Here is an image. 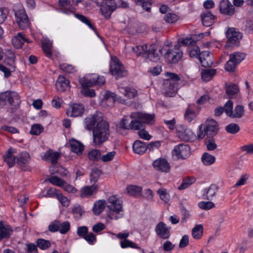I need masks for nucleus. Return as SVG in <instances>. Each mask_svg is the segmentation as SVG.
<instances>
[{
  "instance_id": "obj_57",
  "label": "nucleus",
  "mask_w": 253,
  "mask_h": 253,
  "mask_svg": "<svg viewBox=\"0 0 253 253\" xmlns=\"http://www.w3.org/2000/svg\"><path fill=\"white\" fill-rule=\"evenodd\" d=\"M223 108L224 109V112L226 115L228 117H229L233 109V102L231 100H228L224 104Z\"/></svg>"
},
{
  "instance_id": "obj_49",
  "label": "nucleus",
  "mask_w": 253,
  "mask_h": 253,
  "mask_svg": "<svg viewBox=\"0 0 253 253\" xmlns=\"http://www.w3.org/2000/svg\"><path fill=\"white\" fill-rule=\"evenodd\" d=\"M218 187L215 184H211L207 190H205L207 197L205 199L209 200L213 197L216 194Z\"/></svg>"
},
{
  "instance_id": "obj_59",
  "label": "nucleus",
  "mask_w": 253,
  "mask_h": 253,
  "mask_svg": "<svg viewBox=\"0 0 253 253\" xmlns=\"http://www.w3.org/2000/svg\"><path fill=\"white\" fill-rule=\"evenodd\" d=\"M60 222L59 220H55L48 226V230L51 232L59 231Z\"/></svg>"
},
{
  "instance_id": "obj_9",
  "label": "nucleus",
  "mask_w": 253,
  "mask_h": 253,
  "mask_svg": "<svg viewBox=\"0 0 253 253\" xmlns=\"http://www.w3.org/2000/svg\"><path fill=\"white\" fill-rule=\"evenodd\" d=\"M177 135L178 137L184 141H192L196 137L193 131L186 126L183 125L177 126Z\"/></svg>"
},
{
  "instance_id": "obj_13",
  "label": "nucleus",
  "mask_w": 253,
  "mask_h": 253,
  "mask_svg": "<svg viewBox=\"0 0 253 253\" xmlns=\"http://www.w3.org/2000/svg\"><path fill=\"white\" fill-rule=\"evenodd\" d=\"M170 227L167 226L163 222H159L156 226L155 231L158 236L162 239L167 240L170 236Z\"/></svg>"
},
{
  "instance_id": "obj_64",
  "label": "nucleus",
  "mask_w": 253,
  "mask_h": 253,
  "mask_svg": "<svg viewBox=\"0 0 253 253\" xmlns=\"http://www.w3.org/2000/svg\"><path fill=\"white\" fill-rule=\"evenodd\" d=\"M84 239L90 245H93L96 241V236L92 232L87 234Z\"/></svg>"
},
{
  "instance_id": "obj_32",
  "label": "nucleus",
  "mask_w": 253,
  "mask_h": 253,
  "mask_svg": "<svg viewBox=\"0 0 253 253\" xmlns=\"http://www.w3.org/2000/svg\"><path fill=\"white\" fill-rule=\"evenodd\" d=\"M59 156V153L49 150L45 153L43 159L46 161L50 160L52 164H55L57 162Z\"/></svg>"
},
{
  "instance_id": "obj_55",
  "label": "nucleus",
  "mask_w": 253,
  "mask_h": 253,
  "mask_svg": "<svg viewBox=\"0 0 253 253\" xmlns=\"http://www.w3.org/2000/svg\"><path fill=\"white\" fill-rule=\"evenodd\" d=\"M195 181L194 178H187L183 180L182 183L178 187V189L180 190L185 189L190 186Z\"/></svg>"
},
{
  "instance_id": "obj_39",
  "label": "nucleus",
  "mask_w": 253,
  "mask_h": 253,
  "mask_svg": "<svg viewBox=\"0 0 253 253\" xmlns=\"http://www.w3.org/2000/svg\"><path fill=\"white\" fill-rule=\"evenodd\" d=\"M201 160L205 165L209 166L215 162V158L208 153H204L202 156Z\"/></svg>"
},
{
  "instance_id": "obj_15",
  "label": "nucleus",
  "mask_w": 253,
  "mask_h": 253,
  "mask_svg": "<svg viewBox=\"0 0 253 253\" xmlns=\"http://www.w3.org/2000/svg\"><path fill=\"white\" fill-rule=\"evenodd\" d=\"M207 135L214 136L216 135L219 130L218 123L212 119H208L204 125Z\"/></svg>"
},
{
  "instance_id": "obj_58",
  "label": "nucleus",
  "mask_w": 253,
  "mask_h": 253,
  "mask_svg": "<svg viewBox=\"0 0 253 253\" xmlns=\"http://www.w3.org/2000/svg\"><path fill=\"white\" fill-rule=\"evenodd\" d=\"M199 207L203 210H209L214 207V204L210 201H202L198 204Z\"/></svg>"
},
{
  "instance_id": "obj_30",
  "label": "nucleus",
  "mask_w": 253,
  "mask_h": 253,
  "mask_svg": "<svg viewBox=\"0 0 253 253\" xmlns=\"http://www.w3.org/2000/svg\"><path fill=\"white\" fill-rule=\"evenodd\" d=\"M132 148L134 153L138 154H142L148 149V147L145 143L137 140L134 142Z\"/></svg>"
},
{
  "instance_id": "obj_42",
  "label": "nucleus",
  "mask_w": 253,
  "mask_h": 253,
  "mask_svg": "<svg viewBox=\"0 0 253 253\" xmlns=\"http://www.w3.org/2000/svg\"><path fill=\"white\" fill-rule=\"evenodd\" d=\"M132 120L130 123V129L140 130L144 127V125L139 119L131 118Z\"/></svg>"
},
{
  "instance_id": "obj_36",
  "label": "nucleus",
  "mask_w": 253,
  "mask_h": 253,
  "mask_svg": "<svg viewBox=\"0 0 253 253\" xmlns=\"http://www.w3.org/2000/svg\"><path fill=\"white\" fill-rule=\"evenodd\" d=\"M120 91L128 99L133 98L137 95V91L135 89L130 87H121Z\"/></svg>"
},
{
  "instance_id": "obj_5",
  "label": "nucleus",
  "mask_w": 253,
  "mask_h": 253,
  "mask_svg": "<svg viewBox=\"0 0 253 253\" xmlns=\"http://www.w3.org/2000/svg\"><path fill=\"white\" fill-rule=\"evenodd\" d=\"M110 71L111 74L116 76V79L126 77L127 75V71L124 69L123 65L116 56L111 57Z\"/></svg>"
},
{
  "instance_id": "obj_43",
  "label": "nucleus",
  "mask_w": 253,
  "mask_h": 253,
  "mask_svg": "<svg viewBox=\"0 0 253 253\" xmlns=\"http://www.w3.org/2000/svg\"><path fill=\"white\" fill-rule=\"evenodd\" d=\"M239 90V87L235 84H231L226 86V92L229 97L236 94Z\"/></svg>"
},
{
  "instance_id": "obj_2",
  "label": "nucleus",
  "mask_w": 253,
  "mask_h": 253,
  "mask_svg": "<svg viewBox=\"0 0 253 253\" xmlns=\"http://www.w3.org/2000/svg\"><path fill=\"white\" fill-rule=\"evenodd\" d=\"M21 103L20 96L14 92L1 93L0 94V105H8L11 108V112L13 113L18 108Z\"/></svg>"
},
{
  "instance_id": "obj_17",
  "label": "nucleus",
  "mask_w": 253,
  "mask_h": 253,
  "mask_svg": "<svg viewBox=\"0 0 253 253\" xmlns=\"http://www.w3.org/2000/svg\"><path fill=\"white\" fill-rule=\"evenodd\" d=\"M219 10L221 14L228 16H232L235 13V8L229 0H222L219 3Z\"/></svg>"
},
{
  "instance_id": "obj_45",
  "label": "nucleus",
  "mask_w": 253,
  "mask_h": 253,
  "mask_svg": "<svg viewBox=\"0 0 253 253\" xmlns=\"http://www.w3.org/2000/svg\"><path fill=\"white\" fill-rule=\"evenodd\" d=\"M203 226L197 225L192 230V235L194 239H199L201 238L203 235Z\"/></svg>"
},
{
  "instance_id": "obj_56",
  "label": "nucleus",
  "mask_w": 253,
  "mask_h": 253,
  "mask_svg": "<svg viewBox=\"0 0 253 253\" xmlns=\"http://www.w3.org/2000/svg\"><path fill=\"white\" fill-rule=\"evenodd\" d=\"M164 19L168 23H173L178 20V16L174 13H168L165 15Z\"/></svg>"
},
{
  "instance_id": "obj_34",
  "label": "nucleus",
  "mask_w": 253,
  "mask_h": 253,
  "mask_svg": "<svg viewBox=\"0 0 253 253\" xmlns=\"http://www.w3.org/2000/svg\"><path fill=\"white\" fill-rule=\"evenodd\" d=\"M70 145L72 151L78 155L81 154L84 150V146L83 144L76 140H71Z\"/></svg>"
},
{
  "instance_id": "obj_52",
  "label": "nucleus",
  "mask_w": 253,
  "mask_h": 253,
  "mask_svg": "<svg viewBox=\"0 0 253 253\" xmlns=\"http://www.w3.org/2000/svg\"><path fill=\"white\" fill-rule=\"evenodd\" d=\"M48 181L53 185L62 187L65 184V181L56 176H53L48 179Z\"/></svg>"
},
{
  "instance_id": "obj_18",
  "label": "nucleus",
  "mask_w": 253,
  "mask_h": 253,
  "mask_svg": "<svg viewBox=\"0 0 253 253\" xmlns=\"http://www.w3.org/2000/svg\"><path fill=\"white\" fill-rule=\"evenodd\" d=\"M183 53L181 50L174 51L169 49L165 54V58L170 64L177 63L182 58Z\"/></svg>"
},
{
  "instance_id": "obj_31",
  "label": "nucleus",
  "mask_w": 253,
  "mask_h": 253,
  "mask_svg": "<svg viewBox=\"0 0 253 253\" xmlns=\"http://www.w3.org/2000/svg\"><path fill=\"white\" fill-rule=\"evenodd\" d=\"M244 107L241 105H236L234 109H233L229 118L232 119H241L244 115Z\"/></svg>"
},
{
  "instance_id": "obj_23",
  "label": "nucleus",
  "mask_w": 253,
  "mask_h": 253,
  "mask_svg": "<svg viewBox=\"0 0 253 253\" xmlns=\"http://www.w3.org/2000/svg\"><path fill=\"white\" fill-rule=\"evenodd\" d=\"M5 59L4 62L5 64L9 67H10V70L14 71L15 65V55L11 50L7 49L5 52Z\"/></svg>"
},
{
  "instance_id": "obj_46",
  "label": "nucleus",
  "mask_w": 253,
  "mask_h": 253,
  "mask_svg": "<svg viewBox=\"0 0 253 253\" xmlns=\"http://www.w3.org/2000/svg\"><path fill=\"white\" fill-rule=\"evenodd\" d=\"M225 129L228 133L234 134L238 133L239 131L240 127L237 124L231 123L227 125Z\"/></svg>"
},
{
  "instance_id": "obj_60",
  "label": "nucleus",
  "mask_w": 253,
  "mask_h": 253,
  "mask_svg": "<svg viewBox=\"0 0 253 253\" xmlns=\"http://www.w3.org/2000/svg\"><path fill=\"white\" fill-rule=\"evenodd\" d=\"M57 199L63 206L65 207L69 206L70 200L66 197L63 196L62 193H59L57 195Z\"/></svg>"
},
{
  "instance_id": "obj_7",
  "label": "nucleus",
  "mask_w": 253,
  "mask_h": 253,
  "mask_svg": "<svg viewBox=\"0 0 253 253\" xmlns=\"http://www.w3.org/2000/svg\"><path fill=\"white\" fill-rule=\"evenodd\" d=\"M246 57V54L242 52H234L230 54L229 60L225 65V69L228 72L235 71L236 66L243 61Z\"/></svg>"
},
{
  "instance_id": "obj_27",
  "label": "nucleus",
  "mask_w": 253,
  "mask_h": 253,
  "mask_svg": "<svg viewBox=\"0 0 253 253\" xmlns=\"http://www.w3.org/2000/svg\"><path fill=\"white\" fill-rule=\"evenodd\" d=\"M12 231V229L10 226L3 221H0V240L9 238Z\"/></svg>"
},
{
  "instance_id": "obj_44",
  "label": "nucleus",
  "mask_w": 253,
  "mask_h": 253,
  "mask_svg": "<svg viewBox=\"0 0 253 253\" xmlns=\"http://www.w3.org/2000/svg\"><path fill=\"white\" fill-rule=\"evenodd\" d=\"M101 152L98 149H93L88 154V159L91 161H98L101 160Z\"/></svg>"
},
{
  "instance_id": "obj_41",
  "label": "nucleus",
  "mask_w": 253,
  "mask_h": 253,
  "mask_svg": "<svg viewBox=\"0 0 253 253\" xmlns=\"http://www.w3.org/2000/svg\"><path fill=\"white\" fill-rule=\"evenodd\" d=\"M136 4L141 6L146 11L150 12L151 5V0H134Z\"/></svg>"
},
{
  "instance_id": "obj_1",
  "label": "nucleus",
  "mask_w": 253,
  "mask_h": 253,
  "mask_svg": "<svg viewBox=\"0 0 253 253\" xmlns=\"http://www.w3.org/2000/svg\"><path fill=\"white\" fill-rule=\"evenodd\" d=\"M109 128V124L105 120L96 125L92 131V142L95 147H100L108 140L110 134Z\"/></svg>"
},
{
  "instance_id": "obj_22",
  "label": "nucleus",
  "mask_w": 253,
  "mask_h": 253,
  "mask_svg": "<svg viewBox=\"0 0 253 253\" xmlns=\"http://www.w3.org/2000/svg\"><path fill=\"white\" fill-rule=\"evenodd\" d=\"M95 80H96V74H89L81 79L80 83L83 88H88L95 85L96 82Z\"/></svg>"
},
{
  "instance_id": "obj_63",
  "label": "nucleus",
  "mask_w": 253,
  "mask_h": 253,
  "mask_svg": "<svg viewBox=\"0 0 253 253\" xmlns=\"http://www.w3.org/2000/svg\"><path fill=\"white\" fill-rule=\"evenodd\" d=\"M42 47L46 56L50 57L52 54L51 50V43L49 42H42Z\"/></svg>"
},
{
  "instance_id": "obj_29",
  "label": "nucleus",
  "mask_w": 253,
  "mask_h": 253,
  "mask_svg": "<svg viewBox=\"0 0 253 253\" xmlns=\"http://www.w3.org/2000/svg\"><path fill=\"white\" fill-rule=\"evenodd\" d=\"M15 153V149L10 148L5 155L3 156L4 160L9 168L12 167L15 163V157L13 155V154Z\"/></svg>"
},
{
  "instance_id": "obj_24",
  "label": "nucleus",
  "mask_w": 253,
  "mask_h": 253,
  "mask_svg": "<svg viewBox=\"0 0 253 253\" xmlns=\"http://www.w3.org/2000/svg\"><path fill=\"white\" fill-rule=\"evenodd\" d=\"M199 60L201 65L204 67H209L212 63L211 54L208 51H202L199 55Z\"/></svg>"
},
{
  "instance_id": "obj_10",
  "label": "nucleus",
  "mask_w": 253,
  "mask_h": 253,
  "mask_svg": "<svg viewBox=\"0 0 253 253\" xmlns=\"http://www.w3.org/2000/svg\"><path fill=\"white\" fill-rule=\"evenodd\" d=\"M190 154V148L189 145L183 143L175 146L172 151V156H175L178 159H186Z\"/></svg>"
},
{
  "instance_id": "obj_21",
  "label": "nucleus",
  "mask_w": 253,
  "mask_h": 253,
  "mask_svg": "<svg viewBox=\"0 0 253 253\" xmlns=\"http://www.w3.org/2000/svg\"><path fill=\"white\" fill-rule=\"evenodd\" d=\"M58 5L61 11L65 14L75 13L76 9L71 4L70 0H59Z\"/></svg>"
},
{
  "instance_id": "obj_37",
  "label": "nucleus",
  "mask_w": 253,
  "mask_h": 253,
  "mask_svg": "<svg viewBox=\"0 0 253 253\" xmlns=\"http://www.w3.org/2000/svg\"><path fill=\"white\" fill-rule=\"evenodd\" d=\"M106 202L105 200H99L96 202L93 206V211L96 215L100 214L105 208Z\"/></svg>"
},
{
  "instance_id": "obj_3",
  "label": "nucleus",
  "mask_w": 253,
  "mask_h": 253,
  "mask_svg": "<svg viewBox=\"0 0 253 253\" xmlns=\"http://www.w3.org/2000/svg\"><path fill=\"white\" fill-rule=\"evenodd\" d=\"M108 208L109 211L108 216L111 219H118L123 217V213H120L122 211L123 207L119 199L114 195H112L108 199Z\"/></svg>"
},
{
  "instance_id": "obj_19",
  "label": "nucleus",
  "mask_w": 253,
  "mask_h": 253,
  "mask_svg": "<svg viewBox=\"0 0 253 253\" xmlns=\"http://www.w3.org/2000/svg\"><path fill=\"white\" fill-rule=\"evenodd\" d=\"M30 160V154L26 151H23L17 157V164L25 170H28Z\"/></svg>"
},
{
  "instance_id": "obj_26",
  "label": "nucleus",
  "mask_w": 253,
  "mask_h": 253,
  "mask_svg": "<svg viewBox=\"0 0 253 253\" xmlns=\"http://www.w3.org/2000/svg\"><path fill=\"white\" fill-rule=\"evenodd\" d=\"M98 189V186L97 184H93L91 186H84L81 189V196L82 198L91 196L93 194L96 193Z\"/></svg>"
},
{
  "instance_id": "obj_25",
  "label": "nucleus",
  "mask_w": 253,
  "mask_h": 253,
  "mask_svg": "<svg viewBox=\"0 0 253 253\" xmlns=\"http://www.w3.org/2000/svg\"><path fill=\"white\" fill-rule=\"evenodd\" d=\"M201 17L203 25L206 27H209L213 24L215 19V16L209 11L202 13Z\"/></svg>"
},
{
  "instance_id": "obj_12",
  "label": "nucleus",
  "mask_w": 253,
  "mask_h": 253,
  "mask_svg": "<svg viewBox=\"0 0 253 253\" xmlns=\"http://www.w3.org/2000/svg\"><path fill=\"white\" fill-rule=\"evenodd\" d=\"M131 118L139 119L143 125H152L155 122V115L144 113L140 112H133L130 115Z\"/></svg>"
},
{
  "instance_id": "obj_38",
  "label": "nucleus",
  "mask_w": 253,
  "mask_h": 253,
  "mask_svg": "<svg viewBox=\"0 0 253 253\" xmlns=\"http://www.w3.org/2000/svg\"><path fill=\"white\" fill-rule=\"evenodd\" d=\"M142 187L138 186L130 185L127 187L126 191L127 193L131 196H138L141 194Z\"/></svg>"
},
{
  "instance_id": "obj_4",
  "label": "nucleus",
  "mask_w": 253,
  "mask_h": 253,
  "mask_svg": "<svg viewBox=\"0 0 253 253\" xmlns=\"http://www.w3.org/2000/svg\"><path fill=\"white\" fill-rule=\"evenodd\" d=\"M13 10L19 27L22 30L27 29L29 26V20L24 8L22 5H16Z\"/></svg>"
},
{
  "instance_id": "obj_62",
  "label": "nucleus",
  "mask_w": 253,
  "mask_h": 253,
  "mask_svg": "<svg viewBox=\"0 0 253 253\" xmlns=\"http://www.w3.org/2000/svg\"><path fill=\"white\" fill-rule=\"evenodd\" d=\"M70 229V223L67 221H64L62 223H60L59 232L61 234H65L67 233Z\"/></svg>"
},
{
  "instance_id": "obj_11",
  "label": "nucleus",
  "mask_w": 253,
  "mask_h": 253,
  "mask_svg": "<svg viewBox=\"0 0 253 253\" xmlns=\"http://www.w3.org/2000/svg\"><path fill=\"white\" fill-rule=\"evenodd\" d=\"M172 80H165L163 84V92L165 96H173L178 90V84Z\"/></svg>"
},
{
  "instance_id": "obj_40",
  "label": "nucleus",
  "mask_w": 253,
  "mask_h": 253,
  "mask_svg": "<svg viewBox=\"0 0 253 253\" xmlns=\"http://www.w3.org/2000/svg\"><path fill=\"white\" fill-rule=\"evenodd\" d=\"M194 106V104H189L184 115L185 119L189 123L191 122L196 117L195 112L191 109Z\"/></svg>"
},
{
  "instance_id": "obj_48",
  "label": "nucleus",
  "mask_w": 253,
  "mask_h": 253,
  "mask_svg": "<svg viewBox=\"0 0 253 253\" xmlns=\"http://www.w3.org/2000/svg\"><path fill=\"white\" fill-rule=\"evenodd\" d=\"M101 173V170L98 168H94L92 169L90 175V181L91 182L95 183L99 179Z\"/></svg>"
},
{
  "instance_id": "obj_47",
  "label": "nucleus",
  "mask_w": 253,
  "mask_h": 253,
  "mask_svg": "<svg viewBox=\"0 0 253 253\" xmlns=\"http://www.w3.org/2000/svg\"><path fill=\"white\" fill-rule=\"evenodd\" d=\"M147 47L146 45H136L131 47L132 50L137 55L142 54L144 56H146L147 52Z\"/></svg>"
},
{
  "instance_id": "obj_61",
  "label": "nucleus",
  "mask_w": 253,
  "mask_h": 253,
  "mask_svg": "<svg viewBox=\"0 0 253 253\" xmlns=\"http://www.w3.org/2000/svg\"><path fill=\"white\" fill-rule=\"evenodd\" d=\"M121 246L122 248L131 247L134 249H139V248L134 243L127 240H125L121 242Z\"/></svg>"
},
{
  "instance_id": "obj_33",
  "label": "nucleus",
  "mask_w": 253,
  "mask_h": 253,
  "mask_svg": "<svg viewBox=\"0 0 253 253\" xmlns=\"http://www.w3.org/2000/svg\"><path fill=\"white\" fill-rule=\"evenodd\" d=\"M24 35L22 32L18 33L12 40L13 45L16 48H21L25 43Z\"/></svg>"
},
{
  "instance_id": "obj_14",
  "label": "nucleus",
  "mask_w": 253,
  "mask_h": 253,
  "mask_svg": "<svg viewBox=\"0 0 253 253\" xmlns=\"http://www.w3.org/2000/svg\"><path fill=\"white\" fill-rule=\"evenodd\" d=\"M152 165L156 170L162 172L168 173L170 170V164L164 158L156 159L153 162Z\"/></svg>"
},
{
  "instance_id": "obj_28",
  "label": "nucleus",
  "mask_w": 253,
  "mask_h": 253,
  "mask_svg": "<svg viewBox=\"0 0 253 253\" xmlns=\"http://www.w3.org/2000/svg\"><path fill=\"white\" fill-rule=\"evenodd\" d=\"M69 84L70 82L68 80L64 77L60 76L56 82L55 85L56 88L59 91H64L69 88Z\"/></svg>"
},
{
  "instance_id": "obj_53",
  "label": "nucleus",
  "mask_w": 253,
  "mask_h": 253,
  "mask_svg": "<svg viewBox=\"0 0 253 253\" xmlns=\"http://www.w3.org/2000/svg\"><path fill=\"white\" fill-rule=\"evenodd\" d=\"M43 127L39 124L33 125L31 127L30 133L32 134L38 135L43 131Z\"/></svg>"
},
{
  "instance_id": "obj_51",
  "label": "nucleus",
  "mask_w": 253,
  "mask_h": 253,
  "mask_svg": "<svg viewBox=\"0 0 253 253\" xmlns=\"http://www.w3.org/2000/svg\"><path fill=\"white\" fill-rule=\"evenodd\" d=\"M37 246L42 250H46L50 246L51 243L49 241L43 239H39L37 241Z\"/></svg>"
},
{
  "instance_id": "obj_50",
  "label": "nucleus",
  "mask_w": 253,
  "mask_h": 253,
  "mask_svg": "<svg viewBox=\"0 0 253 253\" xmlns=\"http://www.w3.org/2000/svg\"><path fill=\"white\" fill-rule=\"evenodd\" d=\"M115 94L111 92H107L104 95V99L108 105L112 106L115 100Z\"/></svg>"
},
{
  "instance_id": "obj_35",
  "label": "nucleus",
  "mask_w": 253,
  "mask_h": 253,
  "mask_svg": "<svg viewBox=\"0 0 253 253\" xmlns=\"http://www.w3.org/2000/svg\"><path fill=\"white\" fill-rule=\"evenodd\" d=\"M216 73V70L214 69H205L201 73L202 79L205 82H208L212 78Z\"/></svg>"
},
{
  "instance_id": "obj_54",
  "label": "nucleus",
  "mask_w": 253,
  "mask_h": 253,
  "mask_svg": "<svg viewBox=\"0 0 253 253\" xmlns=\"http://www.w3.org/2000/svg\"><path fill=\"white\" fill-rule=\"evenodd\" d=\"M158 194L160 196V199L165 201L166 203H168L169 200V195L167 193V191L166 189L161 188L157 191Z\"/></svg>"
},
{
  "instance_id": "obj_16",
  "label": "nucleus",
  "mask_w": 253,
  "mask_h": 253,
  "mask_svg": "<svg viewBox=\"0 0 253 253\" xmlns=\"http://www.w3.org/2000/svg\"><path fill=\"white\" fill-rule=\"evenodd\" d=\"M162 52L161 47H158L156 44H152L147 50L146 56L150 61L157 62L160 59V54H162Z\"/></svg>"
},
{
  "instance_id": "obj_20",
  "label": "nucleus",
  "mask_w": 253,
  "mask_h": 253,
  "mask_svg": "<svg viewBox=\"0 0 253 253\" xmlns=\"http://www.w3.org/2000/svg\"><path fill=\"white\" fill-rule=\"evenodd\" d=\"M84 111V107L81 104H74L69 107L67 114L69 117H77L82 115Z\"/></svg>"
},
{
  "instance_id": "obj_6",
  "label": "nucleus",
  "mask_w": 253,
  "mask_h": 253,
  "mask_svg": "<svg viewBox=\"0 0 253 253\" xmlns=\"http://www.w3.org/2000/svg\"><path fill=\"white\" fill-rule=\"evenodd\" d=\"M227 41L226 45L227 46H238L243 35L241 33L234 28H229L226 32Z\"/></svg>"
},
{
  "instance_id": "obj_8",
  "label": "nucleus",
  "mask_w": 253,
  "mask_h": 253,
  "mask_svg": "<svg viewBox=\"0 0 253 253\" xmlns=\"http://www.w3.org/2000/svg\"><path fill=\"white\" fill-rule=\"evenodd\" d=\"M103 115L100 112H96L93 115L86 117L84 120L85 128L88 130H92L95 125L99 124L103 122Z\"/></svg>"
}]
</instances>
